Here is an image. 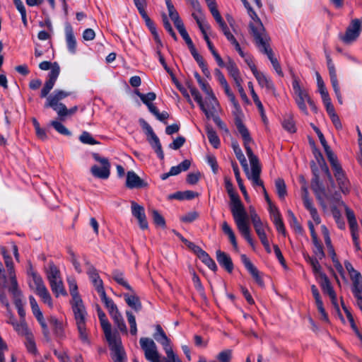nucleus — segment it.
Wrapping results in <instances>:
<instances>
[{"label":"nucleus","mask_w":362,"mask_h":362,"mask_svg":"<svg viewBox=\"0 0 362 362\" xmlns=\"http://www.w3.org/2000/svg\"><path fill=\"white\" fill-rule=\"evenodd\" d=\"M250 35L252 41L258 50L266 54L276 73L281 77L284 76L280 63L274 57L272 49L270 46L271 38L267 33L261 20L250 7Z\"/></svg>","instance_id":"1"},{"label":"nucleus","mask_w":362,"mask_h":362,"mask_svg":"<svg viewBox=\"0 0 362 362\" xmlns=\"http://www.w3.org/2000/svg\"><path fill=\"white\" fill-rule=\"evenodd\" d=\"M224 183L230 197V209L234 221L240 233L249 242V214L242 203L239 195L235 191L230 180L225 177Z\"/></svg>","instance_id":"2"},{"label":"nucleus","mask_w":362,"mask_h":362,"mask_svg":"<svg viewBox=\"0 0 362 362\" xmlns=\"http://www.w3.org/2000/svg\"><path fill=\"white\" fill-rule=\"evenodd\" d=\"M100 323L108 342L112 360L114 362H125L126 354L120 336L117 332L112 331L111 324L106 316L100 320Z\"/></svg>","instance_id":"3"},{"label":"nucleus","mask_w":362,"mask_h":362,"mask_svg":"<svg viewBox=\"0 0 362 362\" xmlns=\"http://www.w3.org/2000/svg\"><path fill=\"white\" fill-rule=\"evenodd\" d=\"M71 95V92L56 89L52 94L49 95H47V96L45 97L46 102L45 107H51L57 112L59 120L64 121L67 116L73 115L78 110L77 106H74L68 109L64 104L61 103L63 99Z\"/></svg>","instance_id":"4"},{"label":"nucleus","mask_w":362,"mask_h":362,"mask_svg":"<svg viewBox=\"0 0 362 362\" xmlns=\"http://www.w3.org/2000/svg\"><path fill=\"white\" fill-rule=\"evenodd\" d=\"M139 343L144 352L145 358L150 362H182L174 351H172V355L166 354V357H161L157 350L156 344L150 338L141 337Z\"/></svg>","instance_id":"5"},{"label":"nucleus","mask_w":362,"mask_h":362,"mask_svg":"<svg viewBox=\"0 0 362 362\" xmlns=\"http://www.w3.org/2000/svg\"><path fill=\"white\" fill-rule=\"evenodd\" d=\"M74 319L79 333L81 339L88 341V333L86 332V316L87 312L81 297L72 298L70 301Z\"/></svg>","instance_id":"6"},{"label":"nucleus","mask_w":362,"mask_h":362,"mask_svg":"<svg viewBox=\"0 0 362 362\" xmlns=\"http://www.w3.org/2000/svg\"><path fill=\"white\" fill-rule=\"evenodd\" d=\"M230 101L233 105V114L234 115L235 124L239 133L242 135L245 141V148L246 151L247 155L249 156V134L247 132V127L243 124V120L245 118L244 114L243 113L241 108L237 102L235 97L233 93L229 94L228 95Z\"/></svg>","instance_id":"7"},{"label":"nucleus","mask_w":362,"mask_h":362,"mask_svg":"<svg viewBox=\"0 0 362 362\" xmlns=\"http://www.w3.org/2000/svg\"><path fill=\"white\" fill-rule=\"evenodd\" d=\"M262 165L258 157L250 150V180L253 187H260L262 189L264 198L269 205L272 204L271 199L267 192L263 180L260 178Z\"/></svg>","instance_id":"8"},{"label":"nucleus","mask_w":362,"mask_h":362,"mask_svg":"<svg viewBox=\"0 0 362 362\" xmlns=\"http://www.w3.org/2000/svg\"><path fill=\"white\" fill-rule=\"evenodd\" d=\"M39 68L44 71L51 69V71L48 74V79L45 83V85L40 92V97L45 98L55 84V82L59 75L60 67L57 62L52 64L49 62L44 61L40 63Z\"/></svg>","instance_id":"9"},{"label":"nucleus","mask_w":362,"mask_h":362,"mask_svg":"<svg viewBox=\"0 0 362 362\" xmlns=\"http://www.w3.org/2000/svg\"><path fill=\"white\" fill-rule=\"evenodd\" d=\"M250 221L252 223L254 228L263 245L267 253L272 252L269 242L267 239V231H269L270 228L267 222H263L255 213V211L250 207Z\"/></svg>","instance_id":"10"},{"label":"nucleus","mask_w":362,"mask_h":362,"mask_svg":"<svg viewBox=\"0 0 362 362\" xmlns=\"http://www.w3.org/2000/svg\"><path fill=\"white\" fill-rule=\"evenodd\" d=\"M332 168L334 171V177L337 181L340 190L344 194H348L350 191V182L346 178L344 171L336 156L328 158Z\"/></svg>","instance_id":"11"},{"label":"nucleus","mask_w":362,"mask_h":362,"mask_svg":"<svg viewBox=\"0 0 362 362\" xmlns=\"http://www.w3.org/2000/svg\"><path fill=\"white\" fill-rule=\"evenodd\" d=\"M362 30V18H354L350 22L344 34L339 35V40L346 45H350L357 40Z\"/></svg>","instance_id":"12"},{"label":"nucleus","mask_w":362,"mask_h":362,"mask_svg":"<svg viewBox=\"0 0 362 362\" xmlns=\"http://www.w3.org/2000/svg\"><path fill=\"white\" fill-rule=\"evenodd\" d=\"M93 158L98 162L101 167L94 165L90 168L92 175L97 178L106 180L110 175V163L107 158L101 157L98 153H93Z\"/></svg>","instance_id":"13"},{"label":"nucleus","mask_w":362,"mask_h":362,"mask_svg":"<svg viewBox=\"0 0 362 362\" xmlns=\"http://www.w3.org/2000/svg\"><path fill=\"white\" fill-rule=\"evenodd\" d=\"M300 180L303 182V184L301 187V197L304 206L310 212V214L315 223L319 224L321 221L320 217L318 215L317 209L314 206L312 199L309 197L308 187L304 180V178L301 177Z\"/></svg>","instance_id":"14"},{"label":"nucleus","mask_w":362,"mask_h":362,"mask_svg":"<svg viewBox=\"0 0 362 362\" xmlns=\"http://www.w3.org/2000/svg\"><path fill=\"white\" fill-rule=\"evenodd\" d=\"M250 70L257 79L259 86L262 88H265L267 92L275 95L276 88L271 78L267 76L263 72L257 70L255 66H250Z\"/></svg>","instance_id":"15"},{"label":"nucleus","mask_w":362,"mask_h":362,"mask_svg":"<svg viewBox=\"0 0 362 362\" xmlns=\"http://www.w3.org/2000/svg\"><path fill=\"white\" fill-rule=\"evenodd\" d=\"M311 189L313 191L316 199L318 200L320 206L323 209H327V205L324 201V195H325V188L320 182L319 175L314 173L313 177L311 181Z\"/></svg>","instance_id":"16"},{"label":"nucleus","mask_w":362,"mask_h":362,"mask_svg":"<svg viewBox=\"0 0 362 362\" xmlns=\"http://www.w3.org/2000/svg\"><path fill=\"white\" fill-rule=\"evenodd\" d=\"M131 209L132 214L137 219L140 228L142 230L147 229L148 224L146 220L144 208L133 201L131 202Z\"/></svg>","instance_id":"17"},{"label":"nucleus","mask_w":362,"mask_h":362,"mask_svg":"<svg viewBox=\"0 0 362 362\" xmlns=\"http://www.w3.org/2000/svg\"><path fill=\"white\" fill-rule=\"evenodd\" d=\"M218 106L219 104L215 95H212L206 96L205 101H203V108H201V110L205 114L207 119H211V116L216 114Z\"/></svg>","instance_id":"18"},{"label":"nucleus","mask_w":362,"mask_h":362,"mask_svg":"<svg viewBox=\"0 0 362 362\" xmlns=\"http://www.w3.org/2000/svg\"><path fill=\"white\" fill-rule=\"evenodd\" d=\"M156 329V332L153 334L154 339L163 346L166 354L172 355L173 350L170 346V339L166 336L160 325H158Z\"/></svg>","instance_id":"19"},{"label":"nucleus","mask_w":362,"mask_h":362,"mask_svg":"<svg viewBox=\"0 0 362 362\" xmlns=\"http://www.w3.org/2000/svg\"><path fill=\"white\" fill-rule=\"evenodd\" d=\"M323 280L322 281L320 286L322 290L325 293H327L331 300V302L334 307L336 308L337 311H339V307L337 303V294L331 285V283L325 274L322 276Z\"/></svg>","instance_id":"20"},{"label":"nucleus","mask_w":362,"mask_h":362,"mask_svg":"<svg viewBox=\"0 0 362 362\" xmlns=\"http://www.w3.org/2000/svg\"><path fill=\"white\" fill-rule=\"evenodd\" d=\"M126 186L129 189L145 188L148 186L146 182L142 180L134 171H129L127 174Z\"/></svg>","instance_id":"21"},{"label":"nucleus","mask_w":362,"mask_h":362,"mask_svg":"<svg viewBox=\"0 0 362 362\" xmlns=\"http://www.w3.org/2000/svg\"><path fill=\"white\" fill-rule=\"evenodd\" d=\"M87 274L98 294L100 295L103 293H105V291L104 289L103 282L100 279L96 269L93 266H90Z\"/></svg>","instance_id":"22"},{"label":"nucleus","mask_w":362,"mask_h":362,"mask_svg":"<svg viewBox=\"0 0 362 362\" xmlns=\"http://www.w3.org/2000/svg\"><path fill=\"white\" fill-rule=\"evenodd\" d=\"M129 293L123 294L124 298L127 304L132 308L134 311L139 312L141 310L142 305L139 296L136 294L135 291L132 288Z\"/></svg>","instance_id":"23"},{"label":"nucleus","mask_w":362,"mask_h":362,"mask_svg":"<svg viewBox=\"0 0 362 362\" xmlns=\"http://www.w3.org/2000/svg\"><path fill=\"white\" fill-rule=\"evenodd\" d=\"M216 259L218 264L228 272L231 273L233 269L232 259L228 255L221 250L216 251Z\"/></svg>","instance_id":"24"},{"label":"nucleus","mask_w":362,"mask_h":362,"mask_svg":"<svg viewBox=\"0 0 362 362\" xmlns=\"http://www.w3.org/2000/svg\"><path fill=\"white\" fill-rule=\"evenodd\" d=\"M66 42L69 51L74 54L76 51V40L71 26L68 25L65 28Z\"/></svg>","instance_id":"25"},{"label":"nucleus","mask_w":362,"mask_h":362,"mask_svg":"<svg viewBox=\"0 0 362 362\" xmlns=\"http://www.w3.org/2000/svg\"><path fill=\"white\" fill-rule=\"evenodd\" d=\"M250 95L252 96L255 105L257 106V108L259 112L263 123L264 124H267L268 123V119L266 116L263 104L262 103L256 92L254 90L252 86H250Z\"/></svg>","instance_id":"26"},{"label":"nucleus","mask_w":362,"mask_h":362,"mask_svg":"<svg viewBox=\"0 0 362 362\" xmlns=\"http://www.w3.org/2000/svg\"><path fill=\"white\" fill-rule=\"evenodd\" d=\"M232 147L237 158L238 159L242 167L243 168L247 177L249 178V168L247 166V160L245 159V156L243 155L239 144L236 141H233Z\"/></svg>","instance_id":"27"},{"label":"nucleus","mask_w":362,"mask_h":362,"mask_svg":"<svg viewBox=\"0 0 362 362\" xmlns=\"http://www.w3.org/2000/svg\"><path fill=\"white\" fill-rule=\"evenodd\" d=\"M292 87L293 89L295 97L307 98L308 100L310 97L308 95V91L300 86L299 78L293 74L292 75Z\"/></svg>","instance_id":"28"},{"label":"nucleus","mask_w":362,"mask_h":362,"mask_svg":"<svg viewBox=\"0 0 362 362\" xmlns=\"http://www.w3.org/2000/svg\"><path fill=\"white\" fill-rule=\"evenodd\" d=\"M28 274L32 276L33 282L35 286V293L41 291L42 289L46 288V286L43 282L42 277L35 272L30 266V269L28 272Z\"/></svg>","instance_id":"29"},{"label":"nucleus","mask_w":362,"mask_h":362,"mask_svg":"<svg viewBox=\"0 0 362 362\" xmlns=\"http://www.w3.org/2000/svg\"><path fill=\"white\" fill-rule=\"evenodd\" d=\"M148 141L151 144V147L154 149L159 158L163 160L164 158V153L160 140L156 134H153V135L148 136Z\"/></svg>","instance_id":"30"},{"label":"nucleus","mask_w":362,"mask_h":362,"mask_svg":"<svg viewBox=\"0 0 362 362\" xmlns=\"http://www.w3.org/2000/svg\"><path fill=\"white\" fill-rule=\"evenodd\" d=\"M10 281H11V286L8 288V291L11 293L13 301L16 300L18 299L22 298V293L18 288V282L16 280V275L10 276H9Z\"/></svg>","instance_id":"31"},{"label":"nucleus","mask_w":362,"mask_h":362,"mask_svg":"<svg viewBox=\"0 0 362 362\" xmlns=\"http://www.w3.org/2000/svg\"><path fill=\"white\" fill-rule=\"evenodd\" d=\"M110 317L112 319L115 325L118 328V329L122 333L127 334V328L123 319V317L119 313V311L118 310L117 312L112 313V315H110Z\"/></svg>","instance_id":"32"},{"label":"nucleus","mask_w":362,"mask_h":362,"mask_svg":"<svg viewBox=\"0 0 362 362\" xmlns=\"http://www.w3.org/2000/svg\"><path fill=\"white\" fill-rule=\"evenodd\" d=\"M223 67L226 68L229 75L233 78L234 81L241 79L238 69L235 63L230 58H228Z\"/></svg>","instance_id":"33"},{"label":"nucleus","mask_w":362,"mask_h":362,"mask_svg":"<svg viewBox=\"0 0 362 362\" xmlns=\"http://www.w3.org/2000/svg\"><path fill=\"white\" fill-rule=\"evenodd\" d=\"M46 273L49 282L61 279L60 272L59 269L52 262L48 263L47 268L46 269Z\"/></svg>","instance_id":"34"},{"label":"nucleus","mask_w":362,"mask_h":362,"mask_svg":"<svg viewBox=\"0 0 362 362\" xmlns=\"http://www.w3.org/2000/svg\"><path fill=\"white\" fill-rule=\"evenodd\" d=\"M222 230L225 235H226L232 244L233 248L236 250H238V243L236 241V238L235 233L231 228V227L228 225L226 221L223 222L222 223Z\"/></svg>","instance_id":"35"},{"label":"nucleus","mask_w":362,"mask_h":362,"mask_svg":"<svg viewBox=\"0 0 362 362\" xmlns=\"http://www.w3.org/2000/svg\"><path fill=\"white\" fill-rule=\"evenodd\" d=\"M352 287L351 291L353 294L362 293V276L361 273L351 274Z\"/></svg>","instance_id":"36"},{"label":"nucleus","mask_w":362,"mask_h":362,"mask_svg":"<svg viewBox=\"0 0 362 362\" xmlns=\"http://www.w3.org/2000/svg\"><path fill=\"white\" fill-rule=\"evenodd\" d=\"M112 277L118 284L122 286L128 291H132V288L125 279L123 272L117 269L114 270L112 273Z\"/></svg>","instance_id":"37"},{"label":"nucleus","mask_w":362,"mask_h":362,"mask_svg":"<svg viewBox=\"0 0 362 362\" xmlns=\"http://www.w3.org/2000/svg\"><path fill=\"white\" fill-rule=\"evenodd\" d=\"M313 129L317 134L320 141L325 149V151L326 153L327 158L334 156L335 154L332 152L330 147L328 146L323 134L321 132V131L319 129V128H317L316 127H313Z\"/></svg>","instance_id":"38"},{"label":"nucleus","mask_w":362,"mask_h":362,"mask_svg":"<svg viewBox=\"0 0 362 362\" xmlns=\"http://www.w3.org/2000/svg\"><path fill=\"white\" fill-rule=\"evenodd\" d=\"M100 296L102 302L105 304V308L107 309L110 315L119 310L116 304L111 298L107 296L105 292L100 294Z\"/></svg>","instance_id":"39"},{"label":"nucleus","mask_w":362,"mask_h":362,"mask_svg":"<svg viewBox=\"0 0 362 362\" xmlns=\"http://www.w3.org/2000/svg\"><path fill=\"white\" fill-rule=\"evenodd\" d=\"M49 323L53 327L54 332L57 337H63L64 336V329L62 322L54 317H51Z\"/></svg>","instance_id":"40"},{"label":"nucleus","mask_w":362,"mask_h":362,"mask_svg":"<svg viewBox=\"0 0 362 362\" xmlns=\"http://www.w3.org/2000/svg\"><path fill=\"white\" fill-rule=\"evenodd\" d=\"M250 275L254 279L255 283L261 288L264 287L263 280V273L259 272L256 267L250 263Z\"/></svg>","instance_id":"41"},{"label":"nucleus","mask_w":362,"mask_h":362,"mask_svg":"<svg viewBox=\"0 0 362 362\" xmlns=\"http://www.w3.org/2000/svg\"><path fill=\"white\" fill-rule=\"evenodd\" d=\"M51 289L52 292L58 297L59 295L65 296L66 292L63 286L62 279L54 280L49 282Z\"/></svg>","instance_id":"42"},{"label":"nucleus","mask_w":362,"mask_h":362,"mask_svg":"<svg viewBox=\"0 0 362 362\" xmlns=\"http://www.w3.org/2000/svg\"><path fill=\"white\" fill-rule=\"evenodd\" d=\"M190 165V160L186 159L181 162L179 165L176 166H173L170 170V174H171L172 176L177 175L182 171L187 170L189 168Z\"/></svg>","instance_id":"43"},{"label":"nucleus","mask_w":362,"mask_h":362,"mask_svg":"<svg viewBox=\"0 0 362 362\" xmlns=\"http://www.w3.org/2000/svg\"><path fill=\"white\" fill-rule=\"evenodd\" d=\"M232 167H233V170L234 171L235 177L236 181L238 182V185L239 186V188H240V191L242 192V193L243 194L245 199L247 200V197H248L247 189H246V187H245V185H243V182L240 177L238 165L236 163H233Z\"/></svg>","instance_id":"44"},{"label":"nucleus","mask_w":362,"mask_h":362,"mask_svg":"<svg viewBox=\"0 0 362 362\" xmlns=\"http://www.w3.org/2000/svg\"><path fill=\"white\" fill-rule=\"evenodd\" d=\"M11 325L13 326L15 330L21 335H23L27 337L28 334H32L29 332L28 328L27 327L26 323L24 320H21V322H11Z\"/></svg>","instance_id":"45"},{"label":"nucleus","mask_w":362,"mask_h":362,"mask_svg":"<svg viewBox=\"0 0 362 362\" xmlns=\"http://www.w3.org/2000/svg\"><path fill=\"white\" fill-rule=\"evenodd\" d=\"M206 134L210 144L216 148L220 145V139L212 127L206 126Z\"/></svg>","instance_id":"46"},{"label":"nucleus","mask_w":362,"mask_h":362,"mask_svg":"<svg viewBox=\"0 0 362 362\" xmlns=\"http://www.w3.org/2000/svg\"><path fill=\"white\" fill-rule=\"evenodd\" d=\"M275 187L276 193L280 199H284L287 194L286 186L282 178H277L275 180Z\"/></svg>","instance_id":"47"},{"label":"nucleus","mask_w":362,"mask_h":362,"mask_svg":"<svg viewBox=\"0 0 362 362\" xmlns=\"http://www.w3.org/2000/svg\"><path fill=\"white\" fill-rule=\"evenodd\" d=\"M198 257L212 271H216L217 266L215 262L209 257V255L204 250L198 256Z\"/></svg>","instance_id":"48"},{"label":"nucleus","mask_w":362,"mask_h":362,"mask_svg":"<svg viewBox=\"0 0 362 362\" xmlns=\"http://www.w3.org/2000/svg\"><path fill=\"white\" fill-rule=\"evenodd\" d=\"M281 124L283 128L289 133H295L296 132L295 122L292 116L288 115L285 117Z\"/></svg>","instance_id":"49"},{"label":"nucleus","mask_w":362,"mask_h":362,"mask_svg":"<svg viewBox=\"0 0 362 362\" xmlns=\"http://www.w3.org/2000/svg\"><path fill=\"white\" fill-rule=\"evenodd\" d=\"M126 315L127 317L128 323L130 326V333L132 335H136L137 333V326L135 316L133 315L132 311L127 310Z\"/></svg>","instance_id":"50"},{"label":"nucleus","mask_w":362,"mask_h":362,"mask_svg":"<svg viewBox=\"0 0 362 362\" xmlns=\"http://www.w3.org/2000/svg\"><path fill=\"white\" fill-rule=\"evenodd\" d=\"M25 345L28 352L33 354H37L36 344L33 334H28V336L25 337Z\"/></svg>","instance_id":"51"},{"label":"nucleus","mask_w":362,"mask_h":362,"mask_svg":"<svg viewBox=\"0 0 362 362\" xmlns=\"http://www.w3.org/2000/svg\"><path fill=\"white\" fill-rule=\"evenodd\" d=\"M50 124L58 133L65 136L71 135V132L60 122L53 120Z\"/></svg>","instance_id":"52"},{"label":"nucleus","mask_w":362,"mask_h":362,"mask_svg":"<svg viewBox=\"0 0 362 362\" xmlns=\"http://www.w3.org/2000/svg\"><path fill=\"white\" fill-rule=\"evenodd\" d=\"M136 93L140 98L141 101L146 105L151 104V102L153 101L156 98V95L153 92H150L147 94H143L139 91H136Z\"/></svg>","instance_id":"53"},{"label":"nucleus","mask_w":362,"mask_h":362,"mask_svg":"<svg viewBox=\"0 0 362 362\" xmlns=\"http://www.w3.org/2000/svg\"><path fill=\"white\" fill-rule=\"evenodd\" d=\"M326 59H327V68L329 70L330 81L337 79L336 69H335L334 64L332 62V60L329 54H327Z\"/></svg>","instance_id":"54"},{"label":"nucleus","mask_w":362,"mask_h":362,"mask_svg":"<svg viewBox=\"0 0 362 362\" xmlns=\"http://www.w3.org/2000/svg\"><path fill=\"white\" fill-rule=\"evenodd\" d=\"M38 295L44 303L47 304L49 307L52 308L53 306L52 297L47 290V288L42 289L41 291L36 293Z\"/></svg>","instance_id":"55"},{"label":"nucleus","mask_w":362,"mask_h":362,"mask_svg":"<svg viewBox=\"0 0 362 362\" xmlns=\"http://www.w3.org/2000/svg\"><path fill=\"white\" fill-rule=\"evenodd\" d=\"M67 252L68 254L69 255V259L71 262L72 264L74 265L75 270L77 272L81 273L82 272L81 264L77 260L76 255H75L74 252L70 247L67 248Z\"/></svg>","instance_id":"56"},{"label":"nucleus","mask_w":362,"mask_h":362,"mask_svg":"<svg viewBox=\"0 0 362 362\" xmlns=\"http://www.w3.org/2000/svg\"><path fill=\"white\" fill-rule=\"evenodd\" d=\"M79 140L83 144L95 145L98 144V141L93 139L91 134L88 132H83L79 137Z\"/></svg>","instance_id":"57"},{"label":"nucleus","mask_w":362,"mask_h":362,"mask_svg":"<svg viewBox=\"0 0 362 362\" xmlns=\"http://www.w3.org/2000/svg\"><path fill=\"white\" fill-rule=\"evenodd\" d=\"M216 358L219 362H230L232 351L230 349H225L217 355Z\"/></svg>","instance_id":"58"},{"label":"nucleus","mask_w":362,"mask_h":362,"mask_svg":"<svg viewBox=\"0 0 362 362\" xmlns=\"http://www.w3.org/2000/svg\"><path fill=\"white\" fill-rule=\"evenodd\" d=\"M305 260L312 266L314 273L318 274L321 271V266L316 257H312L309 255L305 256Z\"/></svg>","instance_id":"59"},{"label":"nucleus","mask_w":362,"mask_h":362,"mask_svg":"<svg viewBox=\"0 0 362 362\" xmlns=\"http://www.w3.org/2000/svg\"><path fill=\"white\" fill-rule=\"evenodd\" d=\"M151 213L155 224L163 228L165 227V221L163 216L157 210H152Z\"/></svg>","instance_id":"60"},{"label":"nucleus","mask_w":362,"mask_h":362,"mask_svg":"<svg viewBox=\"0 0 362 362\" xmlns=\"http://www.w3.org/2000/svg\"><path fill=\"white\" fill-rule=\"evenodd\" d=\"M325 199L332 203H339L341 201V195L337 192L332 193L330 190H329L328 192H325V195H324V199Z\"/></svg>","instance_id":"61"},{"label":"nucleus","mask_w":362,"mask_h":362,"mask_svg":"<svg viewBox=\"0 0 362 362\" xmlns=\"http://www.w3.org/2000/svg\"><path fill=\"white\" fill-rule=\"evenodd\" d=\"M295 101L300 111L305 115H308V111L305 104V102H307V98L295 97Z\"/></svg>","instance_id":"62"},{"label":"nucleus","mask_w":362,"mask_h":362,"mask_svg":"<svg viewBox=\"0 0 362 362\" xmlns=\"http://www.w3.org/2000/svg\"><path fill=\"white\" fill-rule=\"evenodd\" d=\"M213 17L214 18L216 23L218 24L221 30H226V28H228L226 23L224 22L223 19L222 18L218 10L214 11L211 12Z\"/></svg>","instance_id":"63"},{"label":"nucleus","mask_w":362,"mask_h":362,"mask_svg":"<svg viewBox=\"0 0 362 362\" xmlns=\"http://www.w3.org/2000/svg\"><path fill=\"white\" fill-rule=\"evenodd\" d=\"M272 221L275 225L277 231L285 235L286 230L281 216H276V218L272 219Z\"/></svg>","instance_id":"64"}]
</instances>
